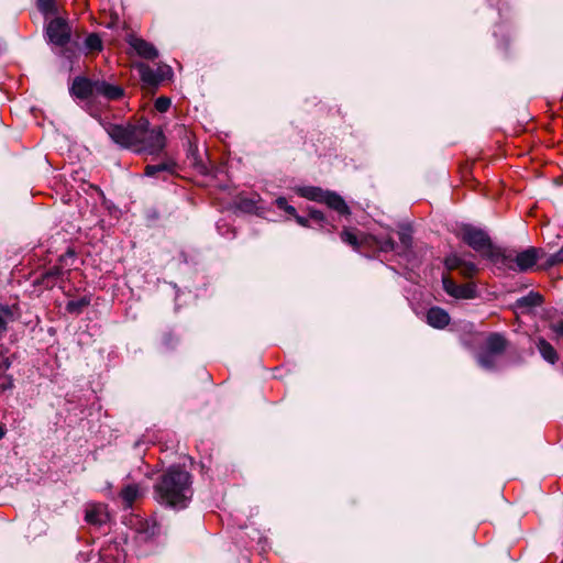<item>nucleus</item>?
Here are the masks:
<instances>
[{"instance_id": "obj_1", "label": "nucleus", "mask_w": 563, "mask_h": 563, "mask_svg": "<svg viewBox=\"0 0 563 563\" xmlns=\"http://www.w3.org/2000/svg\"><path fill=\"white\" fill-rule=\"evenodd\" d=\"M190 475L178 466H172L155 486V498L161 504L184 508L191 498Z\"/></svg>"}, {"instance_id": "obj_2", "label": "nucleus", "mask_w": 563, "mask_h": 563, "mask_svg": "<svg viewBox=\"0 0 563 563\" xmlns=\"http://www.w3.org/2000/svg\"><path fill=\"white\" fill-rule=\"evenodd\" d=\"M296 192L303 198L312 201L324 202L331 209L338 211L340 214H349L350 209L345 201L332 191L322 190L314 186H303L296 188Z\"/></svg>"}, {"instance_id": "obj_3", "label": "nucleus", "mask_w": 563, "mask_h": 563, "mask_svg": "<svg viewBox=\"0 0 563 563\" xmlns=\"http://www.w3.org/2000/svg\"><path fill=\"white\" fill-rule=\"evenodd\" d=\"M107 132L114 143L125 148H133L134 151L139 144V136L143 133L142 129H140V122L135 125L110 124L107 128Z\"/></svg>"}, {"instance_id": "obj_4", "label": "nucleus", "mask_w": 563, "mask_h": 563, "mask_svg": "<svg viewBox=\"0 0 563 563\" xmlns=\"http://www.w3.org/2000/svg\"><path fill=\"white\" fill-rule=\"evenodd\" d=\"M146 120L140 121V129L143 133L139 136V144L135 146L136 152H147L150 154L158 153L165 146L164 135L161 130H150Z\"/></svg>"}, {"instance_id": "obj_5", "label": "nucleus", "mask_w": 563, "mask_h": 563, "mask_svg": "<svg viewBox=\"0 0 563 563\" xmlns=\"http://www.w3.org/2000/svg\"><path fill=\"white\" fill-rule=\"evenodd\" d=\"M461 238L473 250L482 252L484 255L494 257L495 253L492 249L490 240L487 234L471 225H465L461 229Z\"/></svg>"}, {"instance_id": "obj_6", "label": "nucleus", "mask_w": 563, "mask_h": 563, "mask_svg": "<svg viewBox=\"0 0 563 563\" xmlns=\"http://www.w3.org/2000/svg\"><path fill=\"white\" fill-rule=\"evenodd\" d=\"M135 68L139 71L141 80L147 87H156L159 82L165 80L172 73L170 67L159 66L156 69L151 68L144 63H137Z\"/></svg>"}, {"instance_id": "obj_7", "label": "nucleus", "mask_w": 563, "mask_h": 563, "mask_svg": "<svg viewBox=\"0 0 563 563\" xmlns=\"http://www.w3.org/2000/svg\"><path fill=\"white\" fill-rule=\"evenodd\" d=\"M46 34L51 43L58 46H64L69 42L70 27L65 20L56 18L48 23L46 27Z\"/></svg>"}, {"instance_id": "obj_8", "label": "nucleus", "mask_w": 563, "mask_h": 563, "mask_svg": "<svg viewBox=\"0 0 563 563\" xmlns=\"http://www.w3.org/2000/svg\"><path fill=\"white\" fill-rule=\"evenodd\" d=\"M95 92V97L101 96L108 100H118L124 95V90L120 86L99 79L96 80Z\"/></svg>"}, {"instance_id": "obj_9", "label": "nucleus", "mask_w": 563, "mask_h": 563, "mask_svg": "<svg viewBox=\"0 0 563 563\" xmlns=\"http://www.w3.org/2000/svg\"><path fill=\"white\" fill-rule=\"evenodd\" d=\"M542 252L538 249L530 247L516 255L515 262L519 271L526 272L530 269L540 258Z\"/></svg>"}, {"instance_id": "obj_10", "label": "nucleus", "mask_w": 563, "mask_h": 563, "mask_svg": "<svg viewBox=\"0 0 563 563\" xmlns=\"http://www.w3.org/2000/svg\"><path fill=\"white\" fill-rule=\"evenodd\" d=\"M128 43L143 58L154 59L158 55L157 49L152 44L140 37L130 36Z\"/></svg>"}, {"instance_id": "obj_11", "label": "nucleus", "mask_w": 563, "mask_h": 563, "mask_svg": "<svg viewBox=\"0 0 563 563\" xmlns=\"http://www.w3.org/2000/svg\"><path fill=\"white\" fill-rule=\"evenodd\" d=\"M95 85L96 80L78 77L73 82L71 91L76 97L81 99L95 97Z\"/></svg>"}, {"instance_id": "obj_12", "label": "nucleus", "mask_w": 563, "mask_h": 563, "mask_svg": "<svg viewBox=\"0 0 563 563\" xmlns=\"http://www.w3.org/2000/svg\"><path fill=\"white\" fill-rule=\"evenodd\" d=\"M542 297L537 292H530L527 296H523L516 300L515 302V311L516 313H525L530 311L531 308L541 305Z\"/></svg>"}, {"instance_id": "obj_13", "label": "nucleus", "mask_w": 563, "mask_h": 563, "mask_svg": "<svg viewBox=\"0 0 563 563\" xmlns=\"http://www.w3.org/2000/svg\"><path fill=\"white\" fill-rule=\"evenodd\" d=\"M427 321L431 327L442 329L449 324L450 316L445 310L434 307L429 309Z\"/></svg>"}, {"instance_id": "obj_14", "label": "nucleus", "mask_w": 563, "mask_h": 563, "mask_svg": "<svg viewBox=\"0 0 563 563\" xmlns=\"http://www.w3.org/2000/svg\"><path fill=\"white\" fill-rule=\"evenodd\" d=\"M108 518L109 515L103 505H92L86 510L85 519L91 525H102L107 522Z\"/></svg>"}, {"instance_id": "obj_15", "label": "nucleus", "mask_w": 563, "mask_h": 563, "mask_svg": "<svg viewBox=\"0 0 563 563\" xmlns=\"http://www.w3.org/2000/svg\"><path fill=\"white\" fill-rule=\"evenodd\" d=\"M506 347V340L498 333L490 334L486 340V351L493 354H500Z\"/></svg>"}, {"instance_id": "obj_16", "label": "nucleus", "mask_w": 563, "mask_h": 563, "mask_svg": "<svg viewBox=\"0 0 563 563\" xmlns=\"http://www.w3.org/2000/svg\"><path fill=\"white\" fill-rule=\"evenodd\" d=\"M538 350L542 357L549 363L553 364L558 360V354L553 346L544 339H539L537 343Z\"/></svg>"}, {"instance_id": "obj_17", "label": "nucleus", "mask_w": 563, "mask_h": 563, "mask_svg": "<svg viewBox=\"0 0 563 563\" xmlns=\"http://www.w3.org/2000/svg\"><path fill=\"white\" fill-rule=\"evenodd\" d=\"M120 495L125 507H131L132 504L141 496V492L137 485H128L121 490Z\"/></svg>"}, {"instance_id": "obj_18", "label": "nucleus", "mask_w": 563, "mask_h": 563, "mask_svg": "<svg viewBox=\"0 0 563 563\" xmlns=\"http://www.w3.org/2000/svg\"><path fill=\"white\" fill-rule=\"evenodd\" d=\"M174 164L172 162H162L158 164L147 165L145 168L146 176H155L163 172H172Z\"/></svg>"}, {"instance_id": "obj_19", "label": "nucleus", "mask_w": 563, "mask_h": 563, "mask_svg": "<svg viewBox=\"0 0 563 563\" xmlns=\"http://www.w3.org/2000/svg\"><path fill=\"white\" fill-rule=\"evenodd\" d=\"M476 296V289L472 284L457 285L454 298L457 299H472Z\"/></svg>"}, {"instance_id": "obj_20", "label": "nucleus", "mask_w": 563, "mask_h": 563, "mask_svg": "<svg viewBox=\"0 0 563 563\" xmlns=\"http://www.w3.org/2000/svg\"><path fill=\"white\" fill-rule=\"evenodd\" d=\"M89 305V300L86 298H81L78 300H70L66 305V310L69 313L79 314L85 307Z\"/></svg>"}, {"instance_id": "obj_21", "label": "nucleus", "mask_w": 563, "mask_h": 563, "mask_svg": "<svg viewBox=\"0 0 563 563\" xmlns=\"http://www.w3.org/2000/svg\"><path fill=\"white\" fill-rule=\"evenodd\" d=\"M85 47L89 52H97L101 51L102 48V42L101 38L97 34H90L85 40Z\"/></svg>"}, {"instance_id": "obj_22", "label": "nucleus", "mask_w": 563, "mask_h": 563, "mask_svg": "<svg viewBox=\"0 0 563 563\" xmlns=\"http://www.w3.org/2000/svg\"><path fill=\"white\" fill-rule=\"evenodd\" d=\"M341 240L351 245L352 247H354L355 250L358 249L360 246V241H358V238L356 236V234L349 230V229H344L341 233Z\"/></svg>"}, {"instance_id": "obj_23", "label": "nucleus", "mask_w": 563, "mask_h": 563, "mask_svg": "<svg viewBox=\"0 0 563 563\" xmlns=\"http://www.w3.org/2000/svg\"><path fill=\"white\" fill-rule=\"evenodd\" d=\"M495 355L493 353H489L488 351H485L478 356V363L484 368H493L495 365Z\"/></svg>"}, {"instance_id": "obj_24", "label": "nucleus", "mask_w": 563, "mask_h": 563, "mask_svg": "<svg viewBox=\"0 0 563 563\" xmlns=\"http://www.w3.org/2000/svg\"><path fill=\"white\" fill-rule=\"evenodd\" d=\"M463 258L456 254H452L445 258V266L448 269H461Z\"/></svg>"}, {"instance_id": "obj_25", "label": "nucleus", "mask_w": 563, "mask_h": 563, "mask_svg": "<svg viewBox=\"0 0 563 563\" xmlns=\"http://www.w3.org/2000/svg\"><path fill=\"white\" fill-rule=\"evenodd\" d=\"M376 243H377L379 250L383 252L393 251L396 245L395 241L390 236L382 238L379 240L376 239Z\"/></svg>"}, {"instance_id": "obj_26", "label": "nucleus", "mask_w": 563, "mask_h": 563, "mask_svg": "<svg viewBox=\"0 0 563 563\" xmlns=\"http://www.w3.org/2000/svg\"><path fill=\"white\" fill-rule=\"evenodd\" d=\"M460 272L465 277H472L477 272V268L474 263L464 260Z\"/></svg>"}, {"instance_id": "obj_27", "label": "nucleus", "mask_w": 563, "mask_h": 563, "mask_svg": "<svg viewBox=\"0 0 563 563\" xmlns=\"http://www.w3.org/2000/svg\"><path fill=\"white\" fill-rule=\"evenodd\" d=\"M14 386L13 378L11 375H0V390L4 391L8 389H12Z\"/></svg>"}, {"instance_id": "obj_28", "label": "nucleus", "mask_w": 563, "mask_h": 563, "mask_svg": "<svg viewBox=\"0 0 563 563\" xmlns=\"http://www.w3.org/2000/svg\"><path fill=\"white\" fill-rule=\"evenodd\" d=\"M276 205L279 209L286 211L287 213H289L291 216H294L296 213V209L292 206L288 205L286 198H284V197L277 198Z\"/></svg>"}, {"instance_id": "obj_29", "label": "nucleus", "mask_w": 563, "mask_h": 563, "mask_svg": "<svg viewBox=\"0 0 563 563\" xmlns=\"http://www.w3.org/2000/svg\"><path fill=\"white\" fill-rule=\"evenodd\" d=\"M170 107V99L166 97H159L155 101V108L159 112H166Z\"/></svg>"}, {"instance_id": "obj_30", "label": "nucleus", "mask_w": 563, "mask_h": 563, "mask_svg": "<svg viewBox=\"0 0 563 563\" xmlns=\"http://www.w3.org/2000/svg\"><path fill=\"white\" fill-rule=\"evenodd\" d=\"M443 288L444 290L452 297L455 296L456 294V289H457V285L451 280L450 278L448 277H443Z\"/></svg>"}, {"instance_id": "obj_31", "label": "nucleus", "mask_w": 563, "mask_h": 563, "mask_svg": "<svg viewBox=\"0 0 563 563\" xmlns=\"http://www.w3.org/2000/svg\"><path fill=\"white\" fill-rule=\"evenodd\" d=\"M40 11L43 13H49L54 10V0H37Z\"/></svg>"}, {"instance_id": "obj_32", "label": "nucleus", "mask_w": 563, "mask_h": 563, "mask_svg": "<svg viewBox=\"0 0 563 563\" xmlns=\"http://www.w3.org/2000/svg\"><path fill=\"white\" fill-rule=\"evenodd\" d=\"M562 262H563V250L559 251L556 254L551 256V258L549 260V263L551 265L562 263Z\"/></svg>"}, {"instance_id": "obj_33", "label": "nucleus", "mask_w": 563, "mask_h": 563, "mask_svg": "<svg viewBox=\"0 0 563 563\" xmlns=\"http://www.w3.org/2000/svg\"><path fill=\"white\" fill-rule=\"evenodd\" d=\"M310 217L317 221H323V213L318 210H311Z\"/></svg>"}, {"instance_id": "obj_34", "label": "nucleus", "mask_w": 563, "mask_h": 563, "mask_svg": "<svg viewBox=\"0 0 563 563\" xmlns=\"http://www.w3.org/2000/svg\"><path fill=\"white\" fill-rule=\"evenodd\" d=\"M8 320L0 316V335L7 331Z\"/></svg>"}, {"instance_id": "obj_35", "label": "nucleus", "mask_w": 563, "mask_h": 563, "mask_svg": "<svg viewBox=\"0 0 563 563\" xmlns=\"http://www.w3.org/2000/svg\"><path fill=\"white\" fill-rule=\"evenodd\" d=\"M553 330L558 335L563 336V322L554 324Z\"/></svg>"}, {"instance_id": "obj_36", "label": "nucleus", "mask_w": 563, "mask_h": 563, "mask_svg": "<svg viewBox=\"0 0 563 563\" xmlns=\"http://www.w3.org/2000/svg\"><path fill=\"white\" fill-rule=\"evenodd\" d=\"M296 221L298 224L302 225V227H306L307 225V219H305L303 217H300L298 216L297 213L294 214Z\"/></svg>"}, {"instance_id": "obj_37", "label": "nucleus", "mask_w": 563, "mask_h": 563, "mask_svg": "<svg viewBox=\"0 0 563 563\" xmlns=\"http://www.w3.org/2000/svg\"><path fill=\"white\" fill-rule=\"evenodd\" d=\"M0 311L2 312V317H8L10 318L11 317V310L9 307H1Z\"/></svg>"}, {"instance_id": "obj_38", "label": "nucleus", "mask_w": 563, "mask_h": 563, "mask_svg": "<svg viewBox=\"0 0 563 563\" xmlns=\"http://www.w3.org/2000/svg\"><path fill=\"white\" fill-rule=\"evenodd\" d=\"M400 240L405 245L409 244V236L406 233L400 234Z\"/></svg>"}, {"instance_id": "obj_39", "label": "nucleus", "mask_w": 563, "mask_h": 563, "mask_svg": "<svg viewBox=\"0 0 563 563\" xmlns=\"http://www.w3.org/2000/svg\"><path fill=\"white\" fill-rule=\"evenodd\" d=\"M7 431L2 424H0V440L4 438Z\"/></svg>"}]
</instances>
